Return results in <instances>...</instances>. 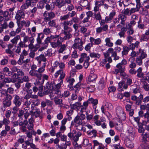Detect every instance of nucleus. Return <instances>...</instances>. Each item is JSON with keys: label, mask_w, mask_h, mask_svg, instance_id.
<instances>
[{"label": "nucleus", "mask_w": 149, "mask_h": 149, "mask_svg": "<svg viewBox=\"0 0 149 149\" xmlns=\"http://www.w3.org/2000/svg\"><path fill=\"white\" fill-rule=\"evenodd\" d=\"M30 93L26 94L24 97V100L23 102L24 106L29 108L32 102L33 105L35 106H38L40 104V100L38 98V96L36 95H32V91H30Z\"/></svg>", "instance_id": "nucleus-1"}, {"label": "nucleus", "mask_w": 149, "mask_h": 149, "mask_svg": "<svg viewBox=\"0 0 149 149\" xmlns=\"http://www.w3.org/2000/svg\"><path fill=\"white\" fill-rule=\"evenodd\" d=\"M22 107L24 110L20 109L19 110V112L17 114L18 117V120H27L30 115V111L29 112L28 111L30 109V107L27 108V107L24 106V103H23Z\"/></svg>", "instance_id": "nucleus-2"}, {"label": "nucleus", "mask_w": 149, "mask_h": 149, "mask_svg": "<svg viewBox=\"0 0 149 149\" xmlns=\"http://www.w3.org/2000/svg\"><path fill=\"white\" fill-rule=\"evenodd\" d=\"M52 38H53L54 41L50 43L51 45L52 48H56L59 47L62 44L63 41L62 37L59 35H54L52 36Z\"/></svg>", "instance_id": "nucleus-3"}, {"label": "nucleus", "mask_w": 149, "mask_h": 149, "mask_svg": "<svg viewBox=\"0 0 149 149\" xmlns=\"http://www.w3.org/2000/svg\"><path fill=\"white\" fill-rule=\"evenodd\" d=\"M127 61L125 59H123L120 63H118L116 65L117 68L115 69L113 71L114 73L117 74L119 72L120 73L124 72L125 68V65H127Z\"/></svg>", "instance_id": "nucleus-4"}, {"label": "nucleus", "mask_w": 149, "mask_h": 149, "mask_svg": "<svg viewBox=\"0 0 149 149\" xmlns=\"http://www.w3.org/2000/svg\"><path fill=\"white\" fill-rule=\"evenodd\" d=\"M140 42L136 41L134 44H131L130 45L129 47L125 46L123 47V50L122 52V54L123 55H127L130 49L134 50L135 48H138Z\"/></svg>", "instance_id": "nucleus-5"}, {"label": "nucleus", "mask_w": 149, "mask_h": 149, "mask_svg": "<svg viewBox=\"0 0 149 149\" xmlns=\"http://www.w3.org/2000/svg\"><path fill=\"white\" fill-rule=\"evenodd\" d=\"M13 97L11 95H7L1 99L3 107V108L9 107L12 104L11 100Z\"/></svg>", "instance_id": "nucleus-6"}, {"label": "nucleus", "mask_w": 149, "mask_h": 149, "mask_svg": "<svg viewBox=\"0 0 149 149\" xmlns=\"http://www.w3.org/2000/svg\"><path fill=\"white\" fill-rule=\"evenodd\" d=\"M116 113L118 118L121 120L124 121L126 119V114L122 107H117L116 109Z\"/></svg>", "instance_id": "nucleus-7"}, {"label": "nucleus", "mask_w": 149, "mask_h": 149, "mask_svg": "<svg viewBox=\"0 0 149 149\" xmlns=\"http://www.w3.org/2000/svg\"><path fill=\"white\" fill-rule=\"evenodd\" d=\"M83 42L81 39L77 38L75 39L74 43L72 47L74 49H78L79 50L81 51L83 49Z\"/></svg>", "instance_id": "nucleus-8"}, {"label": "nucleus", "mask_w": 149, "mask_h": 149, "mask_svg": "<svg viewBox=\"0 0 149 149\" xmlns=\"http://www.w3.org/2000/svg\"><path fill=\"white\" fill-rule=\"evenodd\" d=\"M46 63H44L42 66L39 68L37 70V72L36 74L34 77L36 78L37 79L40 80L42 76V73L45 70V67Z\"/></svg>", "instance_id": "nucleus-9"}, {"label": "nucleus", "mask_w": 149, "mask_h": 149, "mask_svg": "<svg viewBox=\"0 0 149 149\" xmlns=\"http://www.w3.org/2000/svg\"><path fill=\"white\" fill-rule=\"evenodd\" d=\"M25 15L24 12L22 10H19L17 11L15 16V19L17 21L16 23L17 26L19 25L21 19L24 18Z\"/></svg>", "instance_id": "nucleus-10"}, {"label": "nucleus", "mask_w": 149, "mask_h": 149, "mask_svg": "<svg viewBox=\"0 0 149 149\" xmlns=\"http://www.w3.org/2000/svg\"><path fill=\"white\" fill-rule=\"evenodd\" d=\"M62 84V81L61 82L59 83L56 84L54 86V88L52 90V91H53L55 94L58 95L57 96H58L59 97H63V94H61V91L60 89Z\"/></svg>", "instance_id": "nucleus-11"}, {"label": "nucleus", "mask_w": 149, "mask_h": 149, "mask_svg": "<svg viewBox=\"0 0 149 149\" xmlns=\"http://www.w3.org/2000/svg\"><path fill=\"white\" fill-rule=\"evenodd\" d=\"M59 75H60L58 79L59 80H60L59 83L61 82V81H62V84H63V79L65 77V72L63 71V70H59L55 73L54 77L55 78H56Z\"/></svg>", "instance_id": "nucleus-12"}, {"label": "nucleus", "mask_w": 149, "mask_h": 149, "mask_svg": "<svg viewBox=\"0 0 149 149\" xmlns=\"http://www.w3.org/2000/svg\"><path fill=\"white\" fill-rule=\"evenodd\" d=\"M72 122L74 125L76 129L78 130H81V129L79 128V127H80L81 125H82L83 123L82 120L76 116L75 117Z\"/></svg>", "instance_id": "nucleus-13"}, {"label": "nucleus", "mask_w": 149, "mask_h": 149, "mask_svg": "<svg viewBox=\"0 0 149 149\" xmlns=\"http://www.w3.org/2000/svg\"><path fill=\"white\" fill-rule=\"evenodd\" d=\"M142 70L143 68L141 67H139L136 70L137 77L139 78H142V79H141V81H142L143 80H148L146 77L144 76L145 74L143 72H142Z\"/></svg>", "instance_id": "nucleus-14"}, {"label": "nucleus", "mask_w": 149, "mask_h": 149, "mask_svg": "<svg viewBox=\"0 0 149 149\" xmlns=\"http://www.w3.org/2000/svg\"><path fill=\"white\" fill-rule=\"evenodd\" d=\"M27 47L28 45L26 44V43L22 41H20L19 42L15 52L16 53L19 54L21 52V48H26Z\"/></svg>", "instance_id": "nucleus-15"}, {"label": "nucleus", "mask_w": 149, "mask_h": 149, "mask_svg": "<svg viewBox=\"0 0 149 149\" xmlns=\"http://www.w3.org/2000/svg\"><path fill=\"white\" fill-rule=\"evenodd\" d=\"M13 103L15 105V106H20L22 103V100L20 97L16 94L13 95Z\"/></svg>", "instance_id": "nucleus-16"}, {"label": "nucleus", "mask_w": 149, "mask_h": 149, "mask_svg": "<svg viewBox=\"0 0 149 149\" xmlns=\"http://www.w3.org/2000/svg\"><path fill=\"white\" fill-rule=\"evenodd\" d=\"M44 37V34L42 33H38V36L36 38L37 44L36 46L38 47H40V45L42 44V40Z\"/></svg>", "instance_id": "nucleus-17"}, {"label": "nucleus", "mask_w": 149, "mask_h": 149, "mask_svg": "<svg viewBox=\"0 0 149 149\" xmlns=\"http://www.w3.org/2000/svg\"><path fill=\"white\" fill-rule=\"evenodd\" d=\"M118 89L119 91H124V90L127 89L128 87L124 81H122L118 84Z\"/></svg>", "instance_id": "nucleus-18"}, {"label": "nucleus", "mask_w": 149, "mask_h": 149, "mask_svg": "<svg viewBox=\"0 0 149 149\" xmlns=\"http://www.w3.org/2000/svg\"><path fill=\"white\" fill-rule=\"evenodd\" d=\"M97 131L94 129L90 130L87 132V134L90 138L95 137L97 136Z\"/></svg>", "instance_id": "nucleus-19"}, {"label": "nucleus", "mask_w": 149, "mask_h": 149, "mask_svg": "<svg viewBox=\"0 0 149 149\" xmlns=\"http://www.w3.org/2000/svg\"><path fill=\"white\" fill-rule=\"evenodd\" d=\"M118 17L119 19L121 20V21L120 23L123 26H124L125 24V21L126 20L127 17L126 15L123 14V13L120 14L118 15Z\"/></svg>", "instance_id": "nucleus-20"}, {"label": "nucleus", "mask_w": 149, "mask_h": 149, "mask_svg": "<svg viewBox=\"0 0 149 149\" xmlns=\"http://www.w3.org/2000/svg\"><path fill=\"white\" fill-rule=\"evenodd\" d=\"M46 4L45 7L47 11L52 10L54 9L55 5L53 2L49 3L48 1V2Z\"/></svg>", "instance_id": "nucleus-21"}, {"label": "nucleus", "mask_w": 149, "mask_h": 149, "mask_svg": "<svg viewBox=\"0 0 149 149\" xmlns=\"http://www.w3.org/2000/svg\"><path fill=\"white\" fill-rule=\"evenodd\" d=\"M90 103H91L93 104V109H96L97 105L98 103V101L97 99H94L93 98L91 97L88 99Z\"/></svg>", "instance_id": "nucleus-22"}, {"label": "nucleus", "mask_w": 149, "mask_h": 149, "mask_svg": "<svg viewBox=\"0 0 149 149\" xmlns=\"http://www.w3.org/2000/svg\"><path fill=\"white\" fill-rule=\"evenodd\" d=\"M30 115L31 116H35V118H37L39 116V115L41 114V112L38 109H37L35 110V111H33L32 110L30 111Z\"/></svg>", "instance_id": "nucleus-23"}, {"label": "nucleus", "mask_w": 149, "mask_h": 149, "mask_svg": "<svg viewBox=\"0 0 149 149\" xmlns=\"http://www.w3.org/2000/svg\"><path fill=\"white\" fill-rule=\"evenodd\" d=\"M37 66L35 64H33L31 66V70L29 72V74L31 76H34L36 72H37Z\"/></svg>", "instance_id": "nucleus-24"}, {"label": "nucleus", "mask_w": 149, "mask_h": 149, "mask_svg": "<svg viewBox=\"0 0 149 149\" xmlns=\"http://www.w3.org/2000/svg\"><path fill=\"white\" fill-rule=\"evenodd\" d=\"M90 42L93 43V44L99 45L100 44L101 42V40L100 38H97L96 39H94L93 37H91L90 38Z\"/></svg>", "instance_id": "nucleus-25"}, {"label": "nucleus", "mask_w": 149, "mask_h": 149, "mask_svg": "<svg viewBox=\"0 0 149 149\" xmlns=\"http://www.w3.org/2000/svg\"><path fill=\"white\" fill-rule=\"evenodd\" d=\"M126 133L129 136H133L135 133L134 128L132 126H129Z\"/></svg>", "instance_id": "nucleus-26"}, {"label": "nucleus", "mask_w": 149, "mask_h": 149, "mask_svg": "<svg viewBox=\"0 0 149 149\" xmlns=\"http://www.w3.org/2000/svg\"><path fill=\"white\" fill-rule=\"evenodd\" d=\"M81 103L77 102L74 104H70V105L71 109L78 111L79 110V107L81 106Z\"/></svg>", "instance_id": "nucleus-27"}, {"label": "nucleus", "mask_w": 149, "mask_h": 149, "mask_svg": "<svg viewBox=\"0 0 149 149\" xmlns=\"http://www.w3.org/2000/svg\"><path fill=\"white\" fill-rule=\"evenodd\" d=\"M125 145L127 147L131 148L133 147L134 145L133 142L128 138L125 139Z\"/></svg>", "instance_id": "nucleus-28"}, {"label": "nucleus", "mask_w": 149, "mask_h": 149, "mask_svg": "<svg viewBox=\"0 0 149 149\" xmlns=\"http://www.w3.org/2000/svg\"><path fill=\"white\" fill-rule=\"evenodd\" d=\"M127 30V28L124 26H123L121 28L120 31L118 33V35L119 36L120 38H125V32Z\"/></svg>", "instance_id": "nucleus-29"}, {"label": "nucleus", "mask_w": 149, "mask_h": 149, "mask_svg": "<svg viewBox=\"0 0 149 149\" xmlns=\"http://www.w3.org/2000/svg\"><path fill=\"white\" fill-rule=\"evenodd\" d=\"M126 110L129 112V113L130 116H132L134 114V110L132 109V106L131 105L127 104L125 106Z\"/></svg>", "instance_id": "nucleus-30"}, {"label": "nucleus", "mask_w": 149, "mask_h": 149, "mask_svg": "<svg viewBox=\"0 0 149 149\" xmlns=\"http://www.w3.org/2000/svg\"><path fill=\"white\" fill-rule=\"evenodd\" d=\"M108 25L107 24L105 25L102 27H100L96 28V32L99 33L103 31H105L108 29Z\"/></svg>", "instance_id": "nucleus-31"}, {"label": "nucleus", "mask_w": 149, "mask_h": 149, "mask_svg": "<svg viewBox=\"0 0 149 149\" xmlns=\"http://www.w3.org/2000/svg\"><path fill=\"white\" fill-rule=\"evenodd\" d=\"M65 3L64 0H56L55 3L56 5L59 8L64 6Z\"/></svg>", "instance_id": "nucleus-32"}, {"label": "nucleus", "mask_w": 149, "mask_h": 149, "mask_svg": "<svg viewBox=\"0 0 149 149\" xmlns=\"http://www.w3.org/2000/svg\"><path fill=\"white\" fill-rule=\"evenodd\" d=\"M105 45L108 47H111L113 45V43L111 42V38L108 37L106 38L105 39Z\"/></svg>", "instance_id": "nucleus-33"}, {"label": "nucleus", "mask_w": 149, "mask_h": 149, "mask_svg": "<svg viewBox=\"0 0 149 149\" xmlns=\"http://www.w3.org/2000/svg\"><path fill=\"white\" fill-rule=\"evenodd\" d=\"M55 85L54 81H52L50 83L47 82L46 84V87L48 89L53 90L54 87V86Z\"/></svg>", "instance_id": "nucleus-34"}, {"label": "nucleus", "mask_w": 149, "mask_h": 149, "mask_svg": "<svg viewBox=\"0 0 149 149\" xmlns=\"http://www.w3.org/2000/svg\"><path fill=\"white\" fill-rule=\"evenodd\" d=\"M48 25L49 27H54L57 28L58 25L56 24V20L55 19L51 20L49 22H48Z\"/></svg>", "instance_id": "nucleus-35"}, {"label": "nucleus", "mask_w": 149, "mask_h": 149, "mask_svg": "<svg viewBox=\"0 0 149 149\" xmlns=\"http://www.w3.org/2000/svg\"><path fill=\"white\" fill-rule=\"evenodd\" d=\"M46 15H47V16L51 19L54 18L55 16V13L52 11L49 12L46 11H45L44 12V15L46 16Z\"/></svg>", "instance_id": "nucleus-36"}, {"label": "nucleus", "mask_w": 149, "mask_h": 149, "mask_svg": "<svg viewBox=\"0 0 149 149\" xmlns=\"http://www.w3.org/2000/svg\"><path fill=\"white\" fill-rule=\"evenodd\" d=\"M48 2V0H42L38 4V8L43 9L45 6V4Z\"/></svg>", "instance_id": "nucleus-37"}, {"label": "nucleus", "mask_w": 149, "mask_h": 149, "mask_svg": "<svg viewBox=\"0 0 149 149\" xmlns=\"http://www.w3.org/2000/svg\"><path fill=\"white\" fill-rule=\"evenodd\" d=\"M144 117L147 119L143 121L142 124L143 125H146L148 123H149V112L147 111L145 114Z\"/></svg>", "instance_id": "nucleus-38"}, {"label": "nucleus", "mask_w": 149, "mask_h": 149, "mask_svg": "<svg viewBox=\"0 0 149 149\" xmlns=\"http://www.w3.org/2000/svg\"><path fill=\"white\" fill-rule=\"evenodd\" d=\"M81 85L80 83H78L74 86L73 88V87L72 88V89H71V90H74L75 93H77L79 92V91L81 89Z\"/></svg>", "instance_id": "nucleus-39"}, {"label": "nucleus", "mask_w": 149, "mask_h": 149, "mask_svg": "<svg viewBox=\"0 0 149 149\" xmlns=\"http://www.w3.org/2000/svg\"><path fill=\"white\" fill-rule=\"evenodd\" d=\"M20 38V36L19 35H17L13 39L10 40L11 42L14 45H16L18 41Z\"/></svg>", "instance_id": "nucleus-40"}, {"label": "nucleus", "mask_w": 149, "mask_h": 149, "mask_svg": "<svg viewBox=\"0 0 149 149\" xmlns=\"http://www.w3.org/2000/svg\"><path fill=\"white\" fill-rule=\"evenodd\" d=\"M63 34L65 35V36L63 38H62L63 41V40H68L71 38L72 37V35L70 33H67L65 31H64Z\"/></svg>", "instance_id": "nucleus-41"}, {"label": "nucleus", "mask_w": 149, "mask_h": 149, "mask_svg": "<svg viewBox=\"0 0 149 149\" xmlns=\"http://www.w3.org/2000/svg\"><path fill=\"white\" fill-rule=\"evenodd\" d=\"M97 78V75L95 74H91L88 78V81L89 82H93L95 81Z\"/></svg>", "instance_id": "nucleus-42"}, {"label": "nucleus", "mask_w": 149, "mask_h": 149, "mask_svg": "<svg viewBox=\"0 0 149 149\" xmlns=\"http://www.w3.org/2000/svg\"><path fill=\"white\" fill-rule=\"evenodd\" d=\"M58 96H55L54 98V101L56 104H63L62 103L63 100L61 99H58Z\"/></svg>", "instance_id": "nucleus-43"}, {"label": "nucleus", "mask_w": 149, "mask_h": 149, "mask_svg": "<svg viewBox=\"0 0 149 149\" xmlns=\"http://www.w3.org/2000/svg\"><path fill=\"white\" fill-rule=\"evenodd\" d=\"M31 22L29 20H27L26 21L22 20L21 22V24L22 26L24 25L25 27H28L29 26Z\"/></svg>", "instance_id": "nucleus-44"}, {"label": "nucleus", "mask_w": 149, "mask_h": 149, "mask_svg": "<svg viewBox=\"0 0 149 149\" xmlns=\"http://www.w3.org/2000/svg\"><path fill=\"white\" fill-rule=\"evenodd\" d=\"M81 57L84 60L85 59V61H89L90 59V57L89 56L87 55V54L84 53H82L81 54Z\"/></svg>", "instance_id": "nucleus-45"}, {"label": "nucleus", "mask_w": 149, "mask_h": 149, "mask_svg": "<svg viewBox=\"0 0 149 149\" xmlns=\"http://www.w3.org/2000/svg\"><path fill=\"white\" fill-rule=\"evenodd\" d=\"M115 129L118 131H121L123 129V124L121 123H120L119 124L117 123L115 125Z\"/></svg>", "instance_id": "nucleus-46"}, {"label": "nucleus", "mask_w": 149, "mask_h": 149, "mask_svg": "<svg viewBox=\"0 0 149 149\" xmlns=\"http://www.w3.org/2000/svg\"><path fill=\"white\" fill-rule=\"evenodd\" d=\"M140 109L143 110H146L147 111H149V104H142L140 106Z\"/></svg>", "instance_id": "nucleus-47"}, {"label": "nucleus", "mask_w": 149, "mask_h": 149, "mask_svg": "<svg viewBox=\"0 0 149 149\" xmlns=\"http://www.w3.org/2000/svg\"><path fill=\"white\" fill-rule=\"evenodd\" d=\"M3 16L5 20L6 21H8L9 19L8 16L9 15V12L7 10H5L3 12Z\"/></svg>", "instance_id": "nucleus-48"}, {"label": "nucleus", "mask_w": 149, "mask_h": 149, "mask_svg": "<svg viewBox=\"0 0 149 149\" xmlns=\"http://www.w3.org/2000/svg\"><path fill=\"white\" fill-rule=\"evenodd\" d=\"M31 86L32 85L31 83L28 82H27L26 83L25 87L27 88V89H26L27 94H28V93H30L29 91L32 90L29 88L31 87Z\"/></svg>", "instance_id": "nucleus-49"}, {"label": "nucleus", "mask_w": 149, "mask_h": 149, "mask_svg": "<svg viewBox=\"0 0 149 149\" xmlns=\"http://www.w3.org/2000/svg\"><path fill=\"white\" fill-rule=\"evenodd\" d=\"M54 36V35H51L50 37H48L45 39L44 42L46 45H47L48 46V43L53 39L52 38V36Z\"/></svg>", "instance_id": "nucleus-50"}, {"label": "nucleus", "mask_w": 149, "mask_h": 149, "mask_svg": "<svg viewBox=\"0 0 149 149\" xmlns=\"http://www.w3.org/2000/svg\"><path fill=\"white\" fill-rule=\"evenodd\" d=\"M88 2L87 0H82L80 2V4L83 7L86 6L88 4Z\"/></svg>", "instance_id": "nucleus-51"}, {"label": "nucleus", "mask_w": 149, "mask_h": 149, "mask_svg": "<svg viewBox=\"0 0 149 149\" xmlns=\"http://www.w3.org/2000/svg\"><path fill=\"white\" fill-rule=\"evenodd\" d=\"M90 56L91 58H99L100 56V54L97 53L92 52L90 53Z\"/></svg>", "instance_id": "nucleus-52"}, {"label": "nucleus", "mask_w": 149, "mask_h": 149, "mask_svg": "<svg viewBox=\"0 0 149 149\" xmlns=\"http://www.w3.org/2000/svg\"><path fill=\"white\" fill-rule=\"evenodd\" d=\"M67 82L70 85H72L73 84V83L75 80L74 79L71 78L70 77H69L66 79Z\"/></svg>", "instance_id": "nucleus-53"}, {"label": "nucleus", "mask_w": 149, "mask_h": 149, "mask_svg": "<svg viewBox=\"0 0 149 149\" xmlns=\"http://www.w3.org/2000/svg\"><path fill=\"white\" fill-rule=\"evenodd\" d=\"M7 95H10L7 93L6 90H2L1 92L0 93V97L1 98V99L5 97H6Z\"/></svg>", "instance_id": "nucleus-54"}, {"label": "nucleus", "mask_w": 149, "mask_h": 149, "mask_svg": "<svg viewBox=\"0 0 149 149\" xmlns=\"http://www.w3.org/2000/svg\"><path fill=\"white\" fill-rule=\"evenodd\" d=\"M149 39V36L145 34H143L142 35L140 40L141 42L143 41H147Z\"/></svg>", "instance_id": "nucleus-55"}, {"label": "nucleus", "mask_w": 149, "mask_h": 149, "mask_svg": "<svg viewBox=\"0 0 149 149\" xmlns=\"http://www.w3.org/2000/svg\"><path fill=\"white\" fill-rule=\"evenodd\" d=\"M63 27L64 31L67 33H70L72 31V29L68 26H63Z\"/></svg>", "instance_id": "nucleus-56"}, {"label": "nucleus", "mask_w": 149, "mask_h": 149, "mask_svg": "<svg viewBox=\"0 0 149 149\" xmlns=\"http://www.w3.org/2000/svg\"><path fill=\"white\" fill-rule=\"evenodd\" d=\"M6 53L7 54H9V56L10 57H13L15 55L14 52L9 49H7L6 50Z\"/></svg>", "instance_id": "nucleus-57"}, {"label": "nucleus", "mask_w": 149, "mask_h": 149, "mask_svg": "<svg viewBox=\"0 0 149 149\" xmlns=\"http://www.w3.org/2000/svg\"><path fill=\"white\" fill-rule=\"evenodd\" d=\"M126 84L127 86H132L133 84L132 79L129 77L128 78L126 79Z\"/></svg>", "instance_id": "nucleus-58"}, {"label": "nucleus", "mask_w": 149, "mask_h": 149, "mask_svg": "<svg viewBox=\"0 0 149 149\" xmlns=\"http://www.w3.org/2000/svg\"><path fill=\"white\" fill-rule=\"evenodd\" d=\"M19 125L22 127L24 126L23 125L24 124L25 126L27 125L28 124V120H19Z\"/></svg>", "instance_id": "nucleus-59"}, {"label": "nucleus", "mask_w": 149, "mask_h": 149, "mask_svg": "<svg viewBox=\"0 0 149 149\" xmlns=\"http://www.w3.org/2000/svg\"><path fill=\"white\" fill-rule=\"evenodd\" d=\"M122 13H123L125 15L130 16L131 15L130 10L128 8L124 9V11H122Z\"/></svg>", "instance_id": "nucleus-60"}, {"label": "nucleus", "mask_w": 149, "mask_h": 149, "mask_svg": "<svg viewBox=\"0 0 149 149\" xmlns=\"http://www.w3.org/2000/svg\"><path fill=\"white\" fill-rule=\"evenodd\" d=\"M4 82L5 83H15V81L14 80H12V79L9 77H6L4 79Z\"/></svg>", "instance_id": "nucleus-61"}, {"label": "nucleus", "mask_w": 149, "mask_h": 149, "mask_svg": "<svg viewBox=\"0 0 149 149\" xmlns=\"http://www.w3.org/2000/svg\"><path fill=\"white\" fill-rule=\"evenodd\" d=\"M60 47V48L58 50V52L59 53H62L66 49V46L65 44H62Z\"/></svg>", "instance_id": "nucleus-62"}, {"label": "nucleus", "mask_w": 149, "mask_h": 149, "mask_svg": "<svg viewBox=\"0 0 149 149\" xmlns=\"http://www.w3.org/2000/svg\"><path fill=\"white\" fill-rule=\"evenodd\" d=\"M24 58L23 56H20L19 59L18 60L17 63L19 65H22L23 63H24V61L23 60Z\"/></svg>", "instance_id": "nucleus-63"}, {"label": "nucleus", "mask_w": 149, "mask_h": 149, "mask_svg": "<svg viewBox=\"0 0 149 149\" xmlns=\"http://www.w3.org/2000/svg\"><path fill=\"white\" fill-rule=\"evenodd\" d=\"M147 56V55L146 53L142 50L141 52H140V54L139 57L143 60V59L146 58Z\"/></svg>", "instance_id": "nucleus-64"}]
</instances>
